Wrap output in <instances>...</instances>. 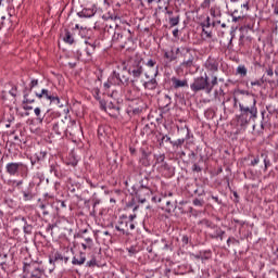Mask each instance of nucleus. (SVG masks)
Masks as SVG:
<instances>
[{
	"mask_svg": "<svg viewBox=\"0 0 278 278\" xmlns=\"http://www.w3.org/2000/svg\"><path fill=\"white\" fill-rule=\"evenodd\" d=\"M250 101H252L251 106H245L244 104H239V110L241 114L239 115L238 123L241 125V127H244V125H249L251 121L257 118V100L255 98H250Z\"/></svg>",
	"mask_w": 278,
	"mask_h": 278,
	"instance_id": "f257e3e1",
	"label": "nucleus"
},
{
	"mask_svg": "<svg viewBox=\"0 0 278 278\" xmlns=\"http://www.w3.org/2000/svg\"><path fill=\"white\" fill-rule=\"evenodd\" d=\"M142 73H144V67L142 66V59H131L128 63V74L131 75L134 79H131V84H136L140 77H142Z\"/></svg>",
	"mask_w": 278,
	"mask_h": 278,
	"instance_id": "f03ea898",
	"label": "nucleus"
},
{
	"mask_svg": "<svg viewBox=\"0 0 278 278\" xmlns=\"http://www.w3.org/2000/svg\"><path fill=\"white\" fill-rule=\"evenodd\" d=\"M23 273V278H42V275H45V268L36 262L24 263Z\"/></svg>",
	"mask_w": 278,
	"mask_h": 278,
	"instance_id": "7ed1b4c3",
	"label": "nucleus"
},
{
	"mask_svg": "<svg viewBox=\"0 0 278 278\" xmlns=\"http://www.w3.org/2000/svg\"><path fill=\"white\" fill-rule=\"evenodd\" d=\"M207 79H210L207 74H204V76L195 77L193 83L190 85L192 92H201L204 90L206 94H212V87L207 85Z\"/></svg>",
	"mask_w": 278,
	"mask_h": 278,
	"instance_id": "20e7f679",
	"label": "nucleus"
},
{
	"mask_svg": "<svg viewBox=\"0 0 278 278\" xmlns=\"http://www.w3.org/2000/svg\"><path fill=\"white\" fill-rule=\"evenodd\" d=\"M25 168H27V165H25L22 162H17V163L11 162V163H8L5 166V170L8 175H11V177H16L17 175H20V173H23Z\"/></svg>",
	"mask_w": 278,
	"mask_h": 278,
	"instance_id": "39448f33",
	"label": "nucleus"
},
{
	"mask_svg": "<svg viewBox=\"0 0 278 278\" xmlns=\"http://www.w3.org/2000/svg\"><path fill=\"white\" fill-rule=\"evenodd\" d=\"M100 108L104 112H108L110 116H112L114 112H118V110H121V106L118 105V102H116V100L114 101L100 100Z\"/></svg>",
	"mask_w": 278,
	"mask_h": 278,
	"instance_id": "423d86ee",
	"label": "nucleus"
},
{
	"mask_svg": "<svg viewBox=\"0 0 278 278\" xmlns=\"http://www.w3.org/2000/svg\"><path fill=\"white\" fill-rule=\"evenodd\" d=\"M129 225L128 220H119L118 225L115 226L116 231H121L123 236H129Z\"/></svg>",
	"mask_w": 278,
	"mask_h": 278,
	"instance_id": "0eeeda50",
	"label": "nucleus"
},
{
	"mask_svg": "<svg viewBox=\"0 0 278 278\" xmlns=\"http://www.w3.org/2000/svg\"><path fill=\"white\" fill-rule=\"evenodd\" d=\"M172 84H173V88H175L176 90L179 88H188V80L186 79H179L177 77H172Z\"/></svg>",
	"mask_w": 278,
	"mask_h": 278,
	"instance_id": "6e6552de",
	"label": "nucleus"
},
{
	"mask_svg": "<svg viewBox=\"0 0 278 278\" xmlns=\"http://www.w3.org/2000/svg\"><path fill=\"white\" fill-rule=\"evenodd\" d=\"M72 264L74 266H84L86 264V253L80 252L78 256L72 258Z\"/></svg>",
	"mask_w": 278,
	"mask_h": 278,
	"instance_id": "1a4fd4ad",
	"label": "nucleus"
},
{
	"mask_svg": "<svg viewBox=\"0 0 278 278\" xmlns=\"http://www.w3.org/2000/svg\"><path fill=\"white\" fill-rule=\"evenodd\" d=\"M109 84H112L113 86H122L121 85V73H117L114 71L110 76H109Z\"/></svg>",
	"mask_w": 278,
	"mask_h": 278,
	"instance_id": "9d476101",
	"label": "nucleus"
},
{
	"mask_svg": "<svg viewBox=\"0 0 278 278\" xmlns=\"http://www.w3.org/2000/svg\"><path fill=\"white\" fill-rule=\"evenodd\" d=\"M96 12L93 9H83L80 12L77 13V16L79 18H92L94 16Z\"/></svg>",
	"mask_w": 278,
	"mask_h": 278,
	"instance_id": "9b49d317",
	"label": "nucleus"
},
{
	"mask_svg": "<svg viewBox=\"0 0 278 278\" xmlns=\"http://www.w3.org/2000/svg\"><path fill=\"white\" fill-rule=\"evenodd\" d=\"M181 66L184 68H192V66H194V55L189 54L187 58H185Z\"/></svg>",
	"mask_w": 278,
	"mask_h": 278,
	"instance_id": "f8f14e48",
	"label": "nucleus"
},
{
	"mask_svg": "<svg viewBox=\"0 0 278 278\" xmlns=\"http://www.w3.org/2000/svg\"><path fill=\"white\" fill-rule=\"evenodd\" d=\"M143 88H146V90H155V88H157V80L152 78L148 81H143Z\"/></svg>",
	"mask_w": 278,
	"mask_h": 278,
	"instance_id": "ddd939ff",
	"label": "nucleus"
},
{
	"mask_svg": "<svg viewBox=\"0 0 278 278\" xmlns=\"http://www.w3.org/2000/svg\"><path fill=\"white\" fill-rule=\"evenodd\" d=\"M36 97H38V99H47V101H50L53 98V94H51L49 89H41V92L36 93Z\"/></svg>",
	"mask_w": 278,
	"mask_h": 278,
	"instance_id": "4468645a",
	"label": "nucleus"
},
{
	"mask_svg": "<svg viewBox=\"0 0 278 278\" xmlns=\"http://www.w3.org/2000/svg\"><path fill=\"white\" fill-rule=\"evenodd\" d=\"M164 58L166 60H168L169 62H175V60H177V54H175L174 50L165 51L164 52Z\"/></svg>",
	"mask_w": 278,
	"mask_h": 278,
	"instance_id": "2eb2a0df",
	"label": "nucleus"
},
{
	"mask_svg": "<svg viewBox=\"0 0 278 278\" xmlns=\"http://www.w3.org/2000/svg\"><path fill=\"white\" fill-rule=\"evenodd\" d=\"M164 160H165L164 154H160V155L156 157V164H163V168H164L165 170H170V166H169L167 163H164Z\"/></svg>",
	"mask_w": 278,
	"mask_h": 278,
	"instance_id": "dca6fc26",
	"label": "nucleus"
},
{
	"mask_svg": "<svg viewBox=\"0 0 278 278\" xmlns=\"http://www.w3.org/2000/svg\"><path fill=\"white\" fill-rule=\"evenodd\" d=\"M119 84L122 86H128L129 85V75L124 74L123 72L119 73Z\"/></svg>",
	"mask_w": 278,
	"mask_h": 278,
	"instance_id": "f3484780",
	"label": "nucleus"
},
{
	"mask_svg": "<svg viewBox=\"0 0 278 278\" xmlns=\"http://www.w3.org/2000/svg\"><path fill=\"white\" fill-rule=\"evenodd\" d=\"M199 225H202L203 227H207V229H216V225L214 223L210 222L208 219H202L199 222Z\"/></svg>",
	"mask_w": 278,
	"mask_h": 278,
	"instance_id": "a211bd4d",
	"label": "nucleus"
},
{
	"mask_svg": "<svg viewBox=\"0 0 278 278\" xmlns=\"http://www.w3.org/2000/svg\"><path fill=\"white\" fill-rule=\"evenodd\" d=\"M192 49L190 47H181L180 55L181 58L186 59L189 58V55H192Z\"/></svg>",
	"mask_w": 278,
	"mask_h": 278,
	"instance_id": "6ab92c4d",
	"label": "nucleus"
},
{
	"mask_svg": "<svg viewBox=\"0 0 278 278\" xmlns=\"http://www.w3.org/2000/svg\"><path fill=\"white\" fill-rule=\"evenodd\" d=\"M22 220L24 223V227H23L24 233L30 235L34 227L31 225L27 224V219L25 217H23Z\"/></svg>",
	"mask_w": 278,
	"mask_h": 278,
	"instance_id": "aec40b11",
	"label": "nucleus"
},
{
	"mask_svg": "<svg viewBox=\"0 0 278 278\" xmlns=\"http://www.w3.org/2000/svg\"><path fill=\"white\" fill-rule=\"evenodd\" d=\"M62 125V123H54L52 125V129L54 131V134H58V136H62V134H64V128L60 127Z\"/></svg>",
	"mask_w": 278,
	"mask_h": 278,
	"instance_id": "412c9836",
	"label": "nucleus"
},
{
	"mask_svg": "<svg viewBox=\"0 0 278 278\" xmlns=\"http://www.w3.org/2000/svg\"><path fill=\"white\" fill-rule=\"evenodd\" d=\"M136 218H138V215H136V214H131L128 216V223H130L129 224L130 231H134V229H136V223H134V220H136Z\"/></svg>",
	"mask_w": 278,
	"mask_h": 278,
	"instance_id": "4be33fe9",
	"label": "nucleus"
},
{
	"mask_svg": "<svg viewBox=\"0 0 278 278\" xmlns=\"http://www.w3.org/2000/svg\"><path fill=\"white\" fill-rule=\"evenodd\" d=\"M210 14L211 16H213V18H220V16H223L220 9H216V8H211Z\"/></svg>",
	"mask_w": 278,
	"mask_h": 278,
	"instance_id": "5701e85b",
	"label": "nucleus"
},
{
	"mask_svg": "<svg viewBox=\"0 0 278 278\" xmlns=\"http://www.w3.org/2000/svg\"><path fill=\"white\" fill-rule=\"evenodd\" d=\"M247 73H248L247 66L239 65L237 67V75H240V77H247Z\"/></svg>",
	"mask_w": 278,
	"mask_h": 278,
	"instance_id": "b1692460",
	"label": "nucleus"
},
{
	"mask_svg": "<svg viewBox=\"0 0 278 278\" xmlns=\"http://www.w3.org/2000/svg\"><path fill=\"white\" fill-rule=\"evenodd\" d=\"M215 233L211 236V238H219V240H223V236L225 235V231L220 228L215 227Z\"/></svg>",
	"mask_w": 278,
	"mask_h": 278,
	"instance_id": "393cba45",
	"label": "nucleus"
},
{
	"mask_svg": "<svg viewBox=\"0 0 278 278\" xmlns=\"http://www.w3.org/2000/svg\"><path fill=\"white\" fill-rule=\"evenodd\" d=\"M207 85H208V88H211V92H212V90H214V86L218 85V77L212 76L211 83H210V79H207Z\"/></svg>",
	"mask_w": 278,
	"mask_h": 278,
	"instance_id": "a878e982",
	"label": "nucleus"
},
{
	"mask_svg": "<svg viewBox=\"0 0 278 278\" xmlns=\"http://www.w3.org/2000/svg\"><path fill=\"white\" fill-rule=\"evenodd\" d=\"M64 41L67 42V45H73L75 42V39L73 38V35H71V31L65 33Z\"/></svg>",
	"mask_w": 278,
	"mask_h": 278,
	"instance_id": "bb28decb",
	"label": "nucleus"
},
{
	"mask_svg": "<svg viewBox=\"0 0 278 278\" xmlns=\"http://www.w3.org/2000/svg\"><path fill=\"white\" fill-rule=\"evenodd\" d=\"M261 157L264 162L265 170L270 166V161H268V154L267 153H261Z\"/></svg>",
	"mask_w": 278,
	"mask_h": 278,
	"instance_id": "cd10ccee",
	"label": "nucleus"
},
{
	"mask_svg": "<svg viewBox=\"0 0 278 278\" xmlns=\"http://www.w3.org/2000/svg\"><path fill=\"white\" fill-rule=\"evenodd\" d=\"M41 112H42V110H40V108H36L34 110V113L37 116V121H40V123H42V121H45V116H42Z\"/></svg>",
	"mask_w": 278,
	"mask_h": 278,
	"instance_id": "c85d7f7f",
	"label": "nucleus"
},
{
	"mask_svg": "<svg viewBox=\"0 0 278 278\" xmlns=\"http://www.w3.org/2000/svg\"><path fill=\"white\" fill-rule=\"evenodd\" d=\"M24 201H31L34 199V193L29 191H22Z\"/></svg>",
	"mask_w": 278,
	"mask_h": 278,
	"instance_id": "c756f323",
	"label": "nucleus"
},
{
	"mask_svg": "<svg viewBox=\"0 0 278 278\" xmlns=\"http://www.w3.org/2000/svg\"><path fill=\"white\" fill-rule=\"evenodd\" d=\"M184 142H186V139H178L176 141H170V144L173 147H176V149H179V147H182L184 146Z\"/></svg>",
	"mask_w": 278,
	"mask_h": 278,
	"instance_id": "7c9ffc66",
	"label": "nucleus"
},
{
	"mask_svg": "<svg viewBox=\"0 0 278 278\" xmlns=\"http://www.w3.org/2000/svg\"><path fill=\"white\" fill-rule=\"evenodd\" d=\"M169 25L170 27H177V25H179V15L176 17H169Z\"/></svg>",
	"mask_w": 278,
	"mask_h": 278,
	"instance_id": "2f4dec72",
	"label": "nucleus"
},
{
	"mask_svg": "<svg viewBox=\"0 0 278 278\" xmlns=\"http://www.w3.org/2000/svg\"><path fill=\"white\" fill-rule=\"evenodd\" d=\"M94 49H97V46L94 43H89L86 48L87 55H92V53H94Z\"/></svg>",
	"mask_w": 278,
	"mask_h": 278,
	"instance_id": "473e14b6",
	"label": "nucleus"
},
{
	"mask_svg": "<svg viewBox=\"0 0 278 278\" xmlns=\"http://www.w3.org/2000/svg\"><path fill=\"white\" fill-rule=\"evenodd\" d=\"M206 68H208V71H213L214 73H216V71H218V64L208 62L206 63Z\"/></svg>",
	"mask_w": 278,
	"mask_h": 278,
	"instance_id": "72a5a7b5",
	"label": "nucleus"
},
{
	"mask_svg": "<svg viewBox=\"0 0 278 278\" xmlns=\"http://www.w3.org/2000/svg\"><path fill=\"white\" fill-rule=\"evenodd\" d=\"M50 173H53L55 177H60L59 167L55 164L50 165Z\"/></svg>",
	"mask_w": 278,
	"mask_h": 278,
	"instance_id": "f704fd0d",
	"label": "nucleus"
},
{
	"mask_svg": "<svg viewBox=\"0 0 278 278\" xmlns=\"http://www.w3.org/2000/svg\"><path fill=\"white\" fill-rule=\"evenodd\" d=\"M35 157L37 160V162H42V160H45V157H47V152H39L37 154H35Z\"/></svg>",
	"mask_w": 278,
	"mask_h": 278,
	"instance_id": "c9c22d12",
	"label": "nucleus"
},
{
	"mask_svg": "<svg viewBox=\"0 0 278 278\" xmlns=\"http://www.w3.org/2000/svg\"><path fill=\"white\" fill-rule=\"evenodd\" d=\"M215 0H204L202 3H201V8L203 10H207V8H210V5H212V3H214Z\"/></svg>",
	"mask_w": 278,
	"mask_h": 278,
	"instance_id": "e433bc0d",
	"label": "nucleus"
},
{
	"mask_svg": "<svg viewBox=\"0 0 278 278\" xmlns=\"http://www.w3.org/2000/svg\"><path fill=\"white\" fill-rule=\"evenodd\" d=\"M28 97H29V93L27 92V89H25L23 103H34V99H28Z\"/></svg>",
	"mask_w": 278,
	"mask_h": 278,
	"instance_id": "4c0bfd02",
	"label": "nucleus"
},
{
	"mask_svg": "<svg viewBox=\"0 0 278 278\" xmlns=\"http://www.w3.org/2000/svg\"><path fill=\"white\" fill-rule=\"evenodd\" d=\"M39 207H40V210H42L43 216H49V211H48V205H47V204L41 203V204L39 205Z\"/></svg>",
	"mask_w": 278,
	"mask_h": 278,
	"instance_id": "58836bf2",
	"label": "nucleus"
},
{
	"mask_svg": "<svg viewBox=\"0 0 278 278\" xmlns=\"http://www.w3.org/2000/svg\"><path fill=\"white\" fill-rule=\"evenodd\" d=\"M50 103H54V105H59V108H62V105L60 104V98L56 96H52Z\"/></svg>",
	"mask_w": 278,
	"mask_h": 278,
	"instance_id": "ea45409f",
	"label": "nucleus"
},
{
	"mask_svg": "<svg viewBox=\"0 0 278 278\" xmlns=\"http://www.w3.org/2000/svg\"><path fill=\"white\" fill-rule=\"evenodd\" d=\"M85 244H87L89 249H92V247L94 245V241H92V238L87 237L85 238Z\"/></svg>",
	"mask_w": 278,
	"mask_h": 278,
	"instance_id": "a19ab883",
	"label": "nucleus"
},
{
	"mask_svg": "<svg viewBox=\"0 0 278 278\" xmlns=\"http://www.w3.org/2000/svg\"><path fill=\"white\" fill-rule=\"evenodd\" d=\"M238 12V10H235L233 13H231L232 23H238L242 16H236L235 14Z\"/></svg>",
	"mask_w": 278,
	"mask_h": 278,
	"instance_id": "79ce46f5",
	"label": "nucleus"
},
{
	"mask_svg": "<svg viewBox=\"0 0 278 278\" xmlns=\"http://www.w3.org/2000/svg\"><path fill=\"white\" fill-rule=\"evenodd\" d=\"M157 64V62H155V60L150 59L148 60V62L146 63V66H149V68H153V66H155Z\"/></svg>",
	"mask_w": 278,
	"mask_h": 278,
	"instance_id": "37998d69",
	"label": "nucleus"
},
{
	"mask_svg": "<svg viewBox=\"0 0 278 278\" xmlns=\"http://www.w3.org/2000/svg\"><path fill=\"white\" fill-rule=\"evenodd\" d=\"M36 86H38V79H33V80L30 81L28 92H31V89H33V88H36Z\"/></svg>",
	"mask_w": 278,
	"mask_h": 278,
	"instance_id": "c03bdc74",
	"label": "nucleus"
},
{
	"mask_svg": "<svg viewBox=\"0 0 278 278\" xmlns=\"http://www.w3.org/2000/svg\"><path fill=\"white\" fill-rule=\"evenodd\" d=\"M193 205H195V207H203V200L194 199Z\"/></svg>",
	"mask_w": 278,
	"mask_h": 278,
	"instance_id": "a18cd8bd",
	"label": "nucleus"
},
{
	"mask_svg": "<svg viewBox=\"0 0 278 278\" xmlns=\"http://www.w3.org/2000/svg\"><path fill=\"white\" fill-rule=\"evenodd\" d=\"M99 92H100L99 88H94V89H93V97H94V99H97L98 101L101 100V96H99Z\"/></svg>",
	"mask_w": 278,
	"mask_h": 278,
	"instance_id": "49530a36",
	"label": "nucleus"
},
{
	"mask_svg": "<svg viewBox=\"0 0 278 278\" xmlns=\"http://www.w3.org/2000/svg\"><path fill=\"white\" fill-rule=\"evenodd\" d=\"M54 227H55V225L49 224V225L47 226V228H46L47 233L53 235V228H54Z\"/></svg>",
	"mask_w": 278,
	"mask_h": 278,
	"instance_id": "de8ad7c7",
	"label": "nucleus"
},
{
	"mask_svg": "<svg viewBox=\"0 0 278 278\" xmlns=\"http://www.w3.org/2000/svg\"><path fill=\"white\" fill-rule=\"evenodd\" d=\"M264 79L251 81V86H263Z\"/></svg>",
	"mask_w": 278,
	"mask_h": 278,
	"instance_id": "09e8293b",
	"label": "nucleus"
},
{
	"mask_svg": "<svg viewBox=\"0 0 278 278\" xmlns=\"http://www.w3.org/2000/svg\"><path fill=\"white\" fill-rule=\"evenodd\" d=\"M112 83H110V79L108 78L106 83L103 84L104 90H110L112 88Z\"/></svg>",
	"mask_w": 278,
	"mask_h": 278,
	"instance_id": "8fccbe9b",
	"label": "nucleus"
},
{
	"mask_svg": "<svg viewBox=\"0 0 278 278\" xmlns=\"http://www.w3.org/2000/svg\"><path fill=\"white\" fill-rule=\"evenodd\" d=\"M87 266H89V268L92 266H97V258H92L91 261H88Z\"/></svg>",
	"mask_w": 278,
	"mask_h": 278,
	"instance_id": "3c124183",
	"label": "nucleus"
},
{
	"mask_svg": "<svg viewBox=\"0 0 278 278\" xmlns=\"http://www.w3.org/2000/svg\"><path fill=\"white\" fill-rule=\"evenodd\" d=\"M203 34H205L206 38H212V31H208L205 27H202Z\"/></svg>",
	"mask_w": 278,
	"mask_h": 278,
	"instance_id": "603ef678",
	"label": "nucleus"
},
{
	"mask_svg": "<svg viewBox=\"0 0 278 278\" xmlns=\"http://www.w3.org/2000/svg\"><path fill=\"white\" fill-rule=\"evenodd\" d=\"M260 164V156H256L254 160L251 161V166H257Z\"/></svg>",
	"mask_w": 278,
	"mask_h": 278,
	"instance_id": "864d4df0",
	"label": "nucleus"
},
{
	"mask_svg": "<svg viewBox=\"0 0 278 278\" xmlns=\"http://www.w3.org/2000/svg\"><path fill=\"white\" fill-rule=\"evenodd\" d=\"M192 170H193L194 173H201V166H199L198 164H193Z\"/></svg>",
	"mask_w": 278,
	"mask_h": 278,
	"instance_id": "5fc2aeb1",
	"label": "nucleus"
},
{
	"mask_svg": "<svg viewBox=\"0 0 278 278\" xmlns=\"http://www.w3.org/2000/svg\"><path fill=\"white\" fill-rule=\"evenodd\" d=\"M211 26L212 24L210 23V17H206V24H202V27L210 29Z\"/></svg>",
	"mask_w": 278,
	"mask_h": 278,
	"instance_id": "6e6d98bb",
	"label": "nucleus"
},
{
	"mask_svg": "<svg viewBox=\"0 0 278 278\" xmlns=\"http://www.w3.org/2000/svg\"><path fill=\"white\" fill-rule=\"evenodd\" d=\"M164 140L165 142H169V143L173 142V140H170V137H168L167 135L162 137V142H164Z\"/></svg>",
	"mask_w": 278,
	"mask_h": 278,
	"instance_id": "4d7b16f0",
	"label": "nucleus"
},
{
	"mask_svg": "<svg viewBox=\"0 0 278 278\" xmlns=\"http://www.w3.org/2000/svg\"><path fill=\"white\" fill-rule=\"evenodd\" d=\"M9 93L11 94V97H16V87H13Z\"/></svg>",
	"mask_w": 278,
	"mask_h": 278,
	"instance_id": "13d9d810",
	"label": "nucleus"
},
{
	"mask_svg": "<svg viewBox=\"0 0 278 278\" xmlns=\"http://www.w3.org/2000/svg\"><path fill=\"white\" fill-rule=\"evenodd\" d=\"M173 36H174V38H178L179 37V29H174L173 30Z\"/></svg>",
	"mask_w": 278,
	"mask_h": 278,
	"instance_id": "bf43d9fd",
	"label": "nucleus"
},
{
	"mask_svg": "<svg viewBox=\"0 0 278 278\" xmlns=\"http://www.w3.org/2000/svg\"><path fill=\"white\" fill-rule=\"evenodd\" d=\"M179 53L181 54V47L177 48L176 51L174 52V55H176V60H177V55H179Z\"/></svg>",
	"mask_w": 278,
	"mask_h": 278,
	"instance_id": "052dcab7",
	"label": "nucleus"
},
{
	"mask_svg": "<svg viewBox=\"0 0 278 278\" xmlns=\"http://www.w3.org/2000/svg\"><path fill=\"white\" fill-rule=\"evenodd\" d=\"M165 11L168 16H173V11H168V7H165Z\"/></svg>",
	"mask_w": 278,
	"mask_h": 278,
	"instance_id": "680f3d73",
	"label": "nucleus"
},
{
	"mask_svg": "<svg viewBox=\"0 0 278 278\" xmlns=\"http://www.w3.org/2000/svg\"><path fill=\"white\" fill-rule=\"evenodd\" d=\"M81 247H83L84 251H87V249H90V247H88L87 243H81Z\"/></svg>",
	"mask_w": 278,
	"mask_h": 278,
	"instance_id": "e2e57ef3",
	"label": "nucleus"
},
{
	"mask_svg": "<svg viewBox=\"0 0 278 278\" xmlns=\"http://www.w3.org/2000/svg\"><path fill=\"white\" fill-rule=\"evenodd\" d=\"M267 75H268V77H273V75H275V73L273 72V70H268Z\"/></svg>",
	"mask_w": 278,
	"mask_h": 278,
	"instance_id": "0e129e2a",
	"label": "nucleus"
},
{
	"mask_svg": "<svg viewBox=\"0 0 278 278\" xmlns=\"http://www.w3.org/2000/svg\"><path fill=\"white\" fill-rule=\"evenodd\" d=\"M241 8H245V10H249V2L241 4Z\"/></svg>",
	"mask_w": 278,
	"mask_h": 278,
	"instance_id": "69168bd1",
	"label": "nucleus"
},
{
	"mask_svg": "<svg viewBox=\"0 0 278 278\" xmlns=\"http://www.w3.org/2000/svg\"><path fill=\"white\" fill-rule=\"evenodd\" d=\"M24 110H26V111L34 110V106L25 105V106H24Z\"/></svg>",
	"mask_w": 278,
	"mask_h": 278,
	"instance_id": "338daca9",
	"label": "nucleus"
},
{
	"mask_svg": "<svg viewBox=\"0 0 278 278\" xmlns=\"http://www.w3.org/2000/svg\"><path fill=\"white\" fill-rule=\"evenodd\" d=\"M274 13L278 15V7H275Z\"/></svg>",
	"mask_w": 278,
	"mask_h": 278,
	"instance_id": "774afa93",
	"label": "nucleus"
}]
</instances>
